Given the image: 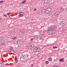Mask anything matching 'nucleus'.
Returning <instances> with one entry per match:
<instances>
[{"label": "nucleus", "instance_id": "nucleus-1", "mask_svg": "<svg viewBox=\"0 0 67 67\" xmlns=\"http://www.w3.org/2000/svg\"><path fill=\"white\" fill-rule=\"evenodd\" d=\"M57 29V26H56L53 25L51 26L50 27H49L48 29L49 31L48 32V34H54L56 32L55 30Z\"/></svg>", "mask_w": 67, "mask_h": 67}, {"label": "nucleus", "instance_id": "nucleus-2", "mask_svg": "<svg viewBox=\"0 0 67 67\" xmlns=\"http://www.w3.org/2000/svg\"><path fill=\"white\" fill-rule=\"evenodd\" d=\"M51 9L50 8H48V9H46L45 10V12L46 13H47V12H51Z\"/></svg>", "mask_w": 67, "mask_h": 67}, {"label": "nucleus", "instance_id": "nucleus-3", "mask_svg": "<svg viewBox=\"0 0 67 67\" xmlns=\"http://www.w3.org/2000/svg\"><path fill=\"white\" fill-rule=\"evenodd\" d=\"M23 58V59H26V58H27V57L25 56H23V55H21V58L20 59Z\"/></svg>", "mask_w": 67, "mask_h": 67}, {"label": "nucleus", "instance_id": "nucleus-4", "mask_svg": "<svg viewBox=\"0 0 67 67\" xmlns=\"http://www.w3.org/2000/svg\"><path fill=\"white\" fill-rule=\"evenodd\" d=\"M15 31H14L13 30H12L10 32V35H14V34H15Z\"/></svg>", "mask_w": 67, "mask_h": 67}, {"label": "nucleus", "instance_id": "nucleus-5", "mask_svg": "<svg viewBox=\"0 0 67 67\" xmlns=\"http://www.w3.org/2000/svg\"><path fill=\"white\" fill-rule=\"evenodd\" d=\"M23 12H20L19 13L20 15H19V17H21V16H23Z\"/></svg>", "mask_w": 67, "mask_h": 67}, {"label": "nucleus", "instance_id": "nucleus-6", "mask_svg": "<svg viewBox=\"0 0 67 67\" xmlns=\"http://www.w3.org/2000/svg\"><path fill=\"white\" fill-rule=\"evenodd\" d=\"M42 13H43V14H46L45 10L42 9Z\"/></svg>", "mask_w": 67, "mask_h": 67}, {"label": "nucleus", "instance_id": "nucleus-7", "mask_svg": "<svg viewBox=\"0 0 67 67\" xmlns=\"http://www.w3.org/2000/svg\"><path fill=\"white\" fill-rule=\"evenodd\" d=\"M65 25V23L64 22H63L61 24V25H62V26H64V25Z\"/></svg>", "mask_w": 67, "mask_h": 67}, {"label": "nucleus", "instance_id": "nucleus-8", "mask_svg": "<svg viewBox=\"0 0 67 67\" xmlns=\"http://www.w3.org/2000/svg\"><path fill=\"white\" fill-rule=\"evenodd\" d=\"M1 42L2 43H4V42H5V41H4V39L3 40H2L1 41Z\"/></svg>", "mask_w": 67, "mask_h": 67}, {"label": "nucleus", "instance_id": "nucleus-9", "mask_svg": "<svg viewBox=\"0 0 67 67\" xmlns=\"http://www.w3.org/2000/svg\"><path fill=\"white\" fill-rule=\"evenodd\" d=\"M59 60L61 62H63L64 61V59H60Z\"/></svg>", "mask_w": 67, "mask_h": 67}, {"label": "nucleus", "instance_id": "nucleus-10", "mask_svg": "<svg viewBox=\"0 0 67 67\" xmlns=\"http://www.w3.org/2000/svg\"><path fill=\"white\" fill-rule=\"evenodd\" d=\"M28 48L29 49H31L32 48V47L31 46L29 45L28 46Z\"/></svg>", "mask_w": 67, "mask_h": 67}, {"label": "nucleus", "instance_id": "nucleus-11", "mask_svg": "<svg viewBox=\"0 0 67 67\" xmlns=\"http://www.w3.org/2000/svg\"><path fill=\"white\" fill-rule=\"evenodd\" d=\"M33 51L34 52H37V50H36V48H35L34 49Z\"/></svg>", "mask_w": 67, "mask_h": 67}, {"label": "nucleus", "instance_id": "nucleus-12", "mask_svg": "<svg viewBox=\"0 0 67 67\" xmlns=\"http://www.w3.org/2000/svg\"><path fill=\"white\" fill-rule=\"evenodd\" d=\"M40 34L41 35H43L44 34V32L43 31H41L40 32Z\"/></svg>", "mask_w": 67, "mask_h": 67}, {"label": "nucleus", "instance_id": "nucleus-13", "mask_svg": "<svg viewBox=\"0 0 67 67\" xmlns=\"http://www.w3.org/2000/svg\"><path fill=\"white\" fill-rule=\"evenodd\" d=\"M4 39V38H3V37L2 36H1L0 37V40L1 41H2V40Z\"/></svg>", "mask_w": 67, "mask_h": 67}, {"label": "nucleus", "instance_id": "nucleus-14", "mask_svg": "<svg viewBox=\"0 0 67 67\" xmlns=\"http://www.w3.org/2000/svg\"><path fill=\"white\" fill-rule=\"evenodd\" d=\"M52 12H49V13H48V15H51L52 14Z\"/></svg>", "mask_w": 67, "mask_h": 67}, {"label": "nucleus", "instance_id": "nucleus-15", "mask_svg": "<svg viewBox=\"0 0 67 67\" xmlns=\"http://www.w3.org/2000/svg\"><path fill=\"white\" fill-rule=\"evenodd\" d=\"M43 1H44L45 3H47L48 1V0H44Z\"/></svg>", "mask_w": 67, "mask_h": 67}, {"label": "nucleus", "instance_id": "nucleus-16", "mask_svg": "<svg viewBox=\"0 0 67 67\" xmlns=\"http://www.w3.org/2000/svg\"><path fill=\"white\" fill-rule=\"evenodd\" d=\"M14 59L15 60V63H18V60H17L16 59Z\"/></svg>", "mask_w": 67, "mask_h": 67}, {"label": "nucleus", "instance_id": "nucleus-17", "mask_svg": "<svg viewBox=\"0 0 67 67\" xmlns=\"http://www.w3.org/2000/svg\"><path fill=\"white\" fill-rule=\"evenodd\" d=\"M12 54H14V53H15V51L13 50H12Z\"/></svg>", "mask_w": 67, "mask_h": 67}, {"label": "nucleus", "instance_id": "nucleus-18", "mask_svg": "<svg viewBox=\"0 0 67 67\" xmlns=\"http://www.w3.org/2000/svg\"><path fill=\"white\" fill-rule=\"evenodd\" d=\"M53 49H55V48H57V47L56 46H53Z\"/></svg>", "mask_w": 67, "mask_h": 67}, {"label": "nucleus", "instance_id": "nucleus-19", "mask_svg": "<svg viewBox=\"0 0 67 67\" xmlns=\"http://www.w3.org/2000/svg\"><path fill=\"white\" fill-rule=\"evenodd\" d=\"M34 37L35 38H38V37H37V36H34Z\"/></svg>", "mask_w": 67, "mask_h": 67}, {"label": "nucleus", "instance_id": "nucleus-20", "mask_svg": "<svg viewBox=\"0 0 67 67\" xmlns=\"http://www.w3.org/2000/svg\"><path fill=\"white\" fill-rule=\"evenodd\" d=\"M16 37H14L13 38H12V39H13V40H15V39H16Z\"/></svg>", "mask_w": 67, "mask_h": 67}, {"label": "nucleus", "instance_id": "nucleus-21", "mask_svg": "<svg viewBox=\"0 0 67 67\" xmlns=\"http://www.w3.org/2000/svg\"><path fill=\"white\" fill-rule=\"evenodd\" d=\"M21 32L22 33H24V30H21Z\"/></svg>", "mask_w": 67, "mask_h": 67}, {"label": "nucleus", "instance_id": "nucleus-22", "mask_svg": "<svg viewBox=\"0 0 67 67\" xmlns=\"http://www.w3.org/2000/svg\"><path fill=\"white\" fill-rule=\"evenodd\" d=\"M18 41H19V43H21V42H22V41H21V40H18Z\"/></svg>", "mask_w": 67, "mask_h": 67}, {"label": "nucleus", "instance_id": "nucleus-23", "mask_svg": "<svg viewBox=\"0 0 67 67\" xmlns=\"http://www.w3.org/2000/svg\"><path fill=\"white\" fill-rule=\"evenodd\" d=\"M48 60L49 61H50V62L52 61V59H49Z\"/></svg>", "mask_w": 67, "mask_h": 67}, {"label": "nucleus", "instance_id": "nucleus-24", "mask_svg": "<svg viewBox=\"0 0 67 67\" xmlns=\"http://www.w3.org/2000/svg\"><path fill=\"white\" fill-rule=\"evenodd\" d=\"M45 63L46 64H48V62L47 61L46 62H45Z\"/></svg>", "mask_w": 67, "mask_h": 67}, {"label": "nucleus", "instance_id": "nucleus-25", "mask_svg": "<svg viewBox=\"0 0 67 67\" xmlns=\"http://www.w3.org/2000/svg\"><path fill=\"white\" fill-rule=\"evenodd\" d=\"M11 14V13H7V15H9Z\"/></svg>", "mask_w": 67, "mask_h": 67}, {"label": "nucleus", "instance_id": "nucleus-26", "mask_svg": "<svg viewBox=\"0 0 67 67\" xmlns=\"http://www.w3.org/2000/svg\"><path fill=\"white\" fill-rule=\"evenodd\" d=\"M20 60L21 61H24V59H20Z\"/></svg>", "mask_w": 67, "mask_h": 67}, {"label": "nucleus", "instance_id": "nucleus-27", "mask_svg": "<svg viewBox=\"0 0 67 67\" xmlns=\"http://www.w3.org/2000/svg\"><path fill=\"white\" fill-rule=\"evenodd\" d=\"M4 2L3 1H1L0 2V3H3Z\"/></svg>", "mask_w": 67, "mask_h": 67}, {"label": "nucleus", "instance_id": "nucleus-28", "mask_svg": "<svg viewBox=\"0 0 67 67\" xmlns=\"http://www.w3.org/2000/svg\"><path fill=\"white\" fill-rule=\"evenodd\" d=\"M15 44H18V42H14Z\"/></svg>", "mask_w": 67, "mask_h": 67}, {"label": "nucleus", "instance_id": "nucleus-29", "mask_svg": "<svg viewBox=\"0 0 67 67\" xmlns=\"http://www.w3.org/2000/svg\"><path fill=\"white\" fill-rule=\"evenodd\" d=\"M40 51V49H38L37 50V52H38Z\"/></svg>", "mask_w": 67, "mask_h": 67}, {"label": "nucleus", "instance_id": "nucleus-30", "mask_svg": "<svg viewBox=\"0 0 67 67\" xmlns=\"http://www.w3.org/2000/svg\"><path fill=\"white\" fill-rule=\"evenodd\" d=\"M20 43L19 42V40L17 41V43L18 44H20Z\"/></svg>", "mask_w": 67, "mask_h": 67}, {"label": "nucleus", "instance_id": "nucleus-31", "mask_svg": "<svg viewBox=\"0 0 67 67\" xmlns=\"http://www.w3.org/2000/svg\"><path fill=\"white\" fill-rule=\"evenodd\" d=\"M2 67V64L1 63H0V67Z\"/></svg>", "mask_w": 67, "mask_h": 67}, {"label": "nucleus", "instance_id": "nucleus-32", "mask_svg": "<svg viewBox=\"0 0 67 67\" xmlns=\"http://www.w3.org/2000/svg\"><path fill=\"white\" fill-rule=\"evenodd\" d=\"M57 13H56V14H55V16H57Z\"/></svg>", "mask_w": 67, "mask_h": 67}, {"label": "nucleus", "instance_id": "nucleus-33", "mask_svg": "<svg viewBox=\"0 0 67 67\" xmlns=\"http://www.w3.org/2000/svg\"><path fill=\"white\" fill-rule=\"evenodd\" d=\"M31 46V47H32V48L34 47V45L33 44Z\"/></svg>", "mask_w": 67, "mask_h": 67}, {"label": "nucleus", "instance_id": "nucleus-34", "mask_svg": "<svg viewBox=\"0 0 67 67\" xmlns=\"http://www.w3.org/2000/svg\"><path fill=\"white\" fill-rule=\"evenodd\" d=\"M10 49L11 50V49H13L12 48V47H10Z\"/></svg>", "mask_w": 67, "mask_h": 67}, {"label": "nucleus", "instance_id": "nucleus-35", "mask_svg": "<svg viewBox=\"0 0 67 67\" xmlns=\"http://www.w3.org/2000/svg\"><path fill=\"white\" fill-rule=\"evenodd\" d=\"M24 2V3H25L26 2V1L25 0L24 1H23Z\"/></svg>", "mask_w": 67, "mask_h": 67}, {"label": "nucleus", "instance_id": "nucleus-36", "mask_svg": "<svg viewBox=\"0 0 67 67\" xmlns=\"http://www.w3.org/2000/svg\"><path fill=\"white\" fill-rule=\"evenodd\" d=\"M34 11H36V9L35 8L34 9Z\"/></svg>", "mask_w": 67, "mask_h": 67}, {"label": "nucleus", "instance_id": "nucleus-37", "mask_svg": "<svg viewBox=\"0 0 67 67\" xmlns=\"http://www.w3.org/2000/svg\"><path fill=\"white\" fill-rule=\"evenodd\" d=\"M4 16H6V17H7V15H6L4 14Z\"/></svg>", "mask_w": 67, "mask_h": 67}, {"label": "nucleus", "instance_id": "nucleus-38", "mask_svg": "<svg viewBox=\"0 0 67 67\" xmlns=\"http://www.w3.org/2000/svg\"><path fill=\"white\" fill-rule=\"evenodd\" d=\"M9 52H11V53H12V50H11V51H9Z\"/></svg>", "mask_w": 67, "mask_h": 67}, {"label": "nucleus", "instance_id": "nucleus-39", "mask_svg": "<svg viewBox=\"0 0 67 67\" xmlns=\"http://www.w3.org/2000/svg\"><path fill=\"white\" fill-rule=\"evenodd\" d=\"M43 1H44V0H42V2L43 3H44V2H45Z\"/></svg>", "mask_w": 67, "mask_h": 67}, {"label": "nucleus", "instance_id": "nucleus-40", "mask_svg": "<svg viewBox=\"0 0 67 67\" xmlns=\"http://www.w3.org/2000/svg\"><path fill=\"white\" fill-rule=\"evenodd\" d=\"M57 15H58V14H59V13H58V12H57Z\"/></svg>", "mask_w": 67, "mask_h": 67}, {"label": "nucleus", "instance_id": "nucleus-41", "mask_svg": "<svg viewBox=\"0 0 67 67\" xmlns=\"http://www.w3.org/2000/svg\"><path fill=\"white\" fill-rule=\"evenodd\" d=\"M24 3V1H23L22 3H21V4H22V3Z\"/></svg>", "mask_w": 67, "mask_h": 67}, {"label": "nucleus", "instance_id": "nucleus-42", "mask_svg": "<svg viewBox=\"0 0 67 67\" xmlns=\"http://www.w3.org/2000/svg\"><path fill=\"white\" fill-rule=\"evenodd\" d=\"M33 39H34V38H31V41H32V40H33Z\"/></svg>", "mask_w": 67, "mask_h": 67}, {"label": "nucleus", "instance_id": "nucleus-43", "mask_svg": "<svg viewBox=\"0 0 67 67\" xmlns=\"http://www.w3.org/2000/svg\"><path fill=\"white\" fill-rule=\"evenodd\" d=\"M41 40H43V38H41Z\"/></svg>", "mask_w": 67, "mask_h": 67}, {"label": "nucleus", "instance_id": "nucleus-44", "mask_svg": "<svg viewBox=\"0 0 67 67\" xmlns=\"http://www.w3.org/2000/svg\"><path fill=\"white\" fill-rule=\"evenodd\" d=\"M63 8H61V10H63Z\"/></svg>", "mask_w": 67, "mask_h": 67}, {"label": "nucleus", "instance_id": "nucleus-45", "mask_svg": "<svg viewBox=\"0 0 67 67\" xmlns=\"http://www.w3.org/2000/svg\"><path fill=\"white\" fill-rule=\"evenodd\" d=\"M52 59V58H51V57H50V58H49L48 59Z\"/></svg>", "mask_w": 67, "mask_h": 67}, {"label": "nucleus", "instance_id": "nucleus-46", "mask_svg": "<svg viewBox=\"0 0 67 67\" xmlns=\"http://www.w3.org/2000/svg\"><path fill=\"white\" fill-rule=\"evenodd\" d=\"M38 48H36V50H38Z\"/></svg>", "mask_w": 67, "mask_h": 67}, {"label": "nucleus", "instance_id": "nucleus-47", "mask_svg": "<svg viewBox=\"0 0 67 67\" xmlns=\"http://www.w3.org/2000/svg\"><path fill=\"white\" fill-rule=\"evenodd\" d=\"M36 57H38V55H36Z\"/></svg>", "mask_w": 67, "mask_h": 67}, {"label": "nucleus", "instance_id": "nucleus-48", "mask_svg": "<svg viewBox=\"0 0 67 67\" xmlns=\"http://www.w3.org/2000/svg\"><path fill=\"white\" fill-rule=\"evenodd\" d=\"M1 20V18H0V20Z\"/></svg>", "mask_w": 67, "mask_h": 67}, {"label": "nucleus", "instance_id": "nucleus-49", "mask_svg": "<svg viewBox=\"0 0 67 67\" xmlns=\"http://www.w3.org/2000/svg\"><path fill=\"white\" fill-rule=\"evenodd\" d=\"M33 64H31V66H33Z\"/></svg>", "mask_w": 67, "mask_h": 67}, {"label": "nucleus", "instance_id": "nucleus-50", "mask_svg": "<svg viewBox=\"0 0 67 67\" xmlns=\"http://www.w3.org/2000/svg\"><path fill=\"white\" fill-rule=\"evenodd\" d=\"M7 60H9V59H7Z\"/></svg>", "mask_w": 67, "mask_h": 67}, {"label": "nucleus", "instance_id": "nucleus-51", "mask_svg": "<svg viewBox=\"0 0 67 67\" xmlns=\"http://www.w3.org/2000/svg\"><path fill=\"white\" fill-rule=\"evenodd\" d=\"M62 59H63V58Z\"/></svg>", "mask_w": 67, "mask_h": 67}]
</instances>
